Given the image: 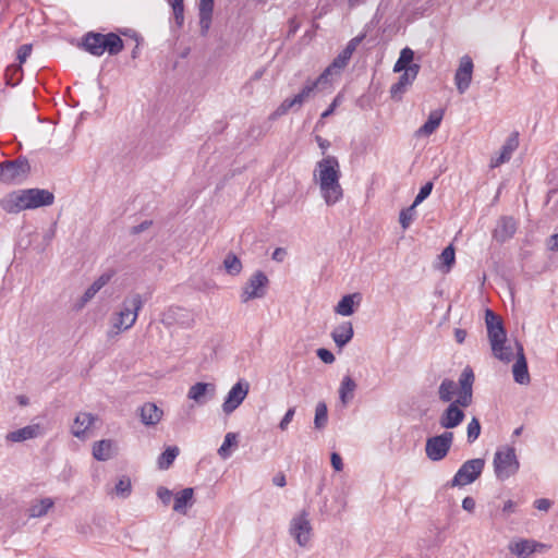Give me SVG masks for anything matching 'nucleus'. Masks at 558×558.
<instances>
[{"mask_svg":"<svg viewBox=\"0 0 558 558\" xmlns=\"http://www.w3.org/2000/svg\"><path fill=\"white\" fill-rule=\"evenodd\" d=\"M314 175L318 178L320 191L327 205H333L342 198L339 162L336 157L327 156L318 161Z\"/></svg>","mask_w":558,"mask_h":558,"instance_id":"f257e3e1","label":"nucleus"},{"mask_svg":"<svg viewBox=\"0 0 558 558\" xmlns=\"http://www.w3.org/2000/svg\"><path fill=\"white\" fill-rule=\"evenodd\" d=\"M485 323L494 356L502 362H510L513 359V350L506 345L507 335L501 319L493 311L486 310Z\"/></svg>","mask_w":558,"mask_h":558,"instance_id":"f03ea898","label":"nucleus"},{"mask_svg":"<svg viewBox=\"0 0 558 558\" xmlns=\"http://www.w3.org/2000/svg\"><path fill=\"white\" fill-rule=\"evenodd\" d=\"M82 47L93 56L100 57L106 51L110 56H116L124 48L123 40L114 33L106 35L89 32L82 38Z\"/></svg>","mask_w":558,"mask_h":558,"instance_id":"7ed1b4c3","label":"nucleus"},{"mask_svg":"<svg viewBox=\"0 0 558 558\" xmlns=\"http://www.w3.org/2000/svg\"><path fill=\"white\" fill-rule=\"evenodd\" d=\"M327 83V72H323L315 80H306L303 88L294 95L292 98H286L280 106L276 109L275 116H283L288 113L289 110L294 109L299 110L305 102H307L311 98L314 97L315 92L319 89L320 86Z\"/></svg>","mask_w":558,"mask_h":558,"instance_id":"20e7f679","label":"nucleus"},{"mask_svg":"<svg viewBox=\"0 0 558 558\" xmlns=\"http://www.w3.org/2000/svg\"><path fill=\"white\" fill-rule=\"evenodd\" d=\"M143 305L144 300L141 294L133 293L128 295L123 300L121 310L118 312L117 318L112 324V327L116 329L114 333H118L120 330L130 329L135 324Z\"/></svg>","mask_w":558,"mask_h":558,"instance_id":"39448f33","label":"nucleus"},{"mask_svg":"<svg viewBox=\"0 0 558 558\" xmlns=\"http://www.w3.org/2000/svg\"><path fill=\"white\" fill-rule=\"evenodd\" d=\"M493 464L496 477L500 481L514 475L520 468V462L513 447L498 449L495 452Z\"/></svg>","mask_w":558,"mask_h":558,"instance_id":"423d86ee","label":"nucleus"},{"mask_svg":"<svg viewBox=\"0 0 558 558\" xmlns=\"http://www.w3.org/2000/svg\"><path fill=\"white\" fill-rule=\"evenodd\" d=\"M31 171L26 158H16L0 163V181L3 183H22Z\"/></svg>","mask_w":558,"mask_h":558,"instance_id":"0eeeda50","label":"nucleus"},{"mask_svg":"<svg viewBox=\"0 0 558 558\" xmlns=\"http://www.w3.org/2000/svg\"><path fill=\"white\" fill-rule=\"evenodd\" d=\"M484 466L485 460L482 458L465 461L457 471L449 485L451 487H461L473 483L481 476Z\"/></svg>","mask_w":558,"mask_h":558,"instance_id":"6e6552de","label":"nucleus"},{"mask_svg":"<svg viewBox=\"0 0 558 558\" xmlns=\"http://www.w3.org/2000/svg\"><path fill=\"white\" fill-rule=\"evenodd\" d=\"M453 441L452 432H444L440 435L427 438L425 452L429 460L440 461L449 452Z\"/></svg>","mask_w":558,"mask_h":558,"instance_id":"1a4fd4ad","label":"nucleus"},{"mask_svg":"<svg viewBox=\"0 0 558 558\" xmlns=\"http://www.w3.org/2000/svg\"><path fill=\"white\" fill-rule=\"evenodd\" d=\"M268 283L269 280L262 270L255 271L242 288L241 301L246 303L250 300L264 298L267 292Z\"/></svg>","mask_w":558,"mask_h":558,"instance_id":"9d476101","label":"nucleus"},{"mask_svg":"<svg viewBox=\"0 0 558 558\" xmlns=\"http://www.w3.org/2000/svg\"><path fill=\"white\" fill-rule=\"evenodd\" d=\"M250 391V384L245 379L235 383L228 392L223 403L222 411L226 415L233 413L244 401Z\"/></svg>","mask_w":558,"mask_h":558,"instance_id":"9b49d317","label":"nucleus"},{"mask_svg":"<svg viewBox=\"0 0 558 558\" xmlns=\"http://www.w3.org/2000/svg\"><path fill=\"white\" fill-rule=\"evenodd\" d=\"M290 534L301 547H305L308 544L312 535V525L306 511H302L291 520Z\"/></svg>","mask_w":558,"mask_h":558,"instance_id":"f8f14e48","label":"nucleus"},{"mask_svg":"<svg viewBox=\"0 0 558 558\" xmlns=\"http://www.w3.org/2000/svg\"><path fill=\"white\" fill-rule=\"evenodd\" d=\"M473 61L468 54L460 58L459 66L454 73V84L458 92L464 94L472 82L473 75Z\"/></svg>","mask_w":558,"mask_h":558,"instance_id":"ddd939ff","label":"nucleus"},{"mask_svg":"<svg viewBox=\"0 0 558 558\" xmlns=\"http://www.w3.org/2000/svg\"><path fill=\"white\" fill-rule=\"evenodd\" d=\"M474 373L471 367H465L459 377V386L457 403H461L462 408H468L472 403L473 397Z\"/></svg>","mask_w":558,"mask_h":558,"instance_id":"4468645a","label":"nucleus"},{"mask_svg":"<svg viewBox=\"0 0 558 558\" xmlns=\"http://www.w3.org/2000/svg\"><path fill=\"white\" fill-rule=\"evenodd\" d=\"M463 409L461 403H457V399L449 403L439 417V425L446 429L458 427L465 417Z\"/></svg>","mask_w":558,"mask_h":558,"instance_id":"2eb2a0df","label":"nucleus"},{"mask_svg":"<svg viewBox=\"0 0 558 558\" xmlns=\"http://www.w3.org/2000/svg\"><path fill=\"white\" fill-rule=\"evenodd\" d=\"M24 195L28 209H35L44 206H50L54 202V195L44 189H25Z\"/></svg>","mask_w":558,"mask_h":558,"instance_id":"dca6fc26","label":"nucleus"},{"mask_svg":"<svg viewBox=\"0 0 558 558\" xmlns=\"http://www.w3.org/2000/svg\"><path fill=\"white\" fill-rule=\"evenodd\" d=\"M514 344L517 350V360L512 366L513 379L517 384L527 385L531 381V377L529 374L523 345L519 341H515Z\"/></svg>","mask_w":558,"mask_h":558,"instance_id":"f3484780","label":"nucleus"},{"mask_svg":"<svg viewBox=\"0 0 558 558\" xmlns=\"http://www.w3.org/2000/svg\"><path fill=\"white\" fill-rule=\"evenodd\" d=\"M518 229L517 220L511 216H502L498 219L493 231V239L499 243H505L515 234Z\"/></svg>","mask_w":558,"mask_h":558,"instance_id":"a211bd4d","label":"nucleus"},{"mask_svg":"<svg viewBox=\"0 0 558 558\" xmlns=\"http://www.w3.org/2000/svg\"><path fill=\"white\" fill-rule=\"evenodd\" d=\"M549 545L536 542L534 539H520L509 545L511 554L518 558H527L536 551L548 549Z\"/></svg>","mask_w":558,"mask_h":558,"instance_id":"6ab92c4d","label":"nucleus"},{"mask_svg":"<svg viewBox=\"0 0 558 558\" xmlns=\"http://www.w3.org/2000/svg\"><path fill=\"white\" fill-rule=\"evenodd\" d=\"M421 65L420 64H412V68L407 69L405 72H402L397 83H395L390 87V95L393 99H401L403 93L405 92L407 87L412 85L414 80L416 78L418 72H420Z\"/></svg>","mask_w":558,"mask_h":558,"instance_id":"aec40b11","label":"nucleus"},{"mask_svg":"<svg viewBox=\"0 0 558 558\" xmlns=\"http://www.w3.org/2000/svg\"><path fill=\"white\" fill-rule=\"evenodd\" d=\"M0 206L5 213L9 214H17L28 209L23 190L14 191L7 194L0 201Z\"/></svg>","mask_w":558,"mask_h":558,"instance_id":"412c9836","label":"nucleus"},{"mask_svg":"<svg viewBox=\"0 0 558 558\" xmlns=\"http://www.w3.org/2000/svg\"><path fill=\"white\" fill-rule=\"evenodd\" d=\"M216 393V386L211 383H196L190 387L187 398L202 405Z\"/></svg>","mask_w":558,"mask_h":558,"instance_id":"4be33fe9","label":"nucleus"},{"mask_svg":"<svg viewBox=\"0 0 558 558\" xmlns=\"http://www.w3.org/2000/svg\"><path fill=\"white\" fill-rule=\"evenodd\" d=\"M113 275L114 271L110 270L99 276L84 292L77 307H84L111 280Z\"/></svg>","mask_w":558,"mask_h":558,"instance_id":"5701e85b","label":"nucleus"},{"mask_svg":"<svg viewBox=\"0 0 558 558\" xmlns=\"http://www.w3.org/2000/svg\"><path fill=\"white\" fill-rule=\"evenodd\" d=\"M43 434L39 424L27 425L20 429L7 434L5 439L11 442H21L28 439H34Z\"/></svg>","mask_w":558,"mask_h":558,"instance_id":"b1692460","label":"nucleus"},{"mask_svg":"<svg viewBox=\"0 0 558 558\" xmlns=\"http://www.w3.org/2000/svg\"><path fill=\"white\" fill-rule=\"evenodd\" d=\"M163 415V411L153 402H146L140 408L141 421L146 426L158 424Z\"/></svg>","mask_w":558,"mask_h":558,"instance_id":"393cba45","label":"nucleus"},{"mask_svg":"<svg viewBox=\"0 0 558 558\" xmlns=\"http://www.w3.org/2000/svg\"><path fill=\"white\" fill-rule=\"evenodd\" d=\"M353 336L354 330L350 322H344L340 324L331 332L332 340L335 341L336 345L340 349L347 345L352 340Z\"/></svg>","mask_w":558,"mask_h":558,"instance_id":"a878e982","label":"nucleus"},{"mask_svg":"<svg viewBox=\"0 0 558 558\" xmlns=\"http://www.w3.org/2000/svg\"><path fill=\"white\" fill-rule=\"evenodd\" d=\"M96 421V416L92 413L81 412L76 415L74 420V425L72 426V434L77 438H84L86 432Z\"/></svg>","mask_w":558,"mask_h":558,"instance_id":"bb28decb","label":"nucleus"},{"mask_svg":"<svg viewBox=\"0 0 558 558\" xmlns=\"http://www.w3.org/2000/svg\"><path fill=\"white\" fill-rule=\"evenodd\" d=\"M444 118V110L437 109L429 113L426 122L416 131L418 136L432 135L440 125Z\"/></svg>","mask_w":558,"mask_h":558,"instance_id":"cd10ccee","label":"nucleus"},{"mask_svg":"<svg viewBox=\"0 0 558 558\" xmlns=\"http://www.w3.org/2000/svg\"><path fill=\"white\" fill-rule=\"evenodd\" d=\"M199 26L202 35H206L211 24L214 0H199Z\"/></svg>","mask_w":558,"mask_h":558,"instance_id":"c85d7f7f","label":"nucleus"},{"mask_svg":"<svg viewBox=\"0 0 558 558\" xmlns=\"http://www.w3.org/2000/svg\"><path fill=\"white\" fill-rule=\"evenodd\" d=\"M116 444L111 439H102L94 444L93 456L98 461H107L114 454Z\"/></svg>","mask_w":558,"mask_h":558,"instance_id":"c756f323","label":"nucleus"},{"mask_svg":"<svg viewBox=\"0 0 558 558\" xmlns=\"http://www.w3.org/2000/svg\"><path fill=\"white\" fill-rule=\"evenodd\" d=\"M194 489L184 488L174 496L173 510L178 513L185 514L187 509L193 506Z\"/></svg>","mask_w":558,"mask_h":558,"instance_id":"7c9ffc66","label":"nucleus"},{"mask_svg":"<svg viewBox=\"0 0 558 558\" xmlns=\"http://www.w3.org/2000/svg\"><path fill=\"white\" fill-rule=\"evenodd\" d=\"M518 144L517 136L509 137L502 145L500 154L497 157L492 158L490 167L496 168L508 161L511 158L512 153L517 149Z\"/></svg>","mask_w":558,"mask_h":558,"instance_id":"2f4dec72","label":"nucleus"},{"mask_svg":"<svg viewBox=\"0 0 558 558\" xmlns=\"http://www.w3.org/2000/svg\"><path fill=\"white\" fill-rule=\"evenodd\" d=\"M54 506L52 498H43L35 500L28 508L29 518H41L48 513V511Z\"/></svg>","mask_w":558,"mask_h":558,"instance_id":"473e14b6","label":"nucleus"},{"mask_svg":"<svg viewBox=\"0 0 558 558\" xmlns=\"http://www.w3.org/2000/svg\"><path fill=\"white\" fill-rule=\"evenodd\" d=\"M355 389L356 383L351 378V376H344L339 388V397L344 405L348 404L354 398Z\"/></svg>","mask_w":558,"mask_h":558,"instance_id":"72a5a7b5","label":"nucleus"},{"mask_svg":"<svg viewBox=\"0 0 558 558\" xmlns=\"http://www.w3.org/2000/svg\"><path fill=\"white\" fill-rule=\"evenodd\" d=\"M457 384L451 379H444L438 388V397L442 402H452L453 396L458 395Z\"/></svg>","mask_w":558,"mask_h":558,"instance_id":"f704fd0d","label":"nucleus"},{"mask_svg":"<svg viewBox=\"0 0 558 558\" xmlns=\"http://www.w3.org/2000/svg\"><path fill=\"white\" fill-rule=\"evenodd\" d=\"M414 52L411 48L405 47L401 50L397 62L393 65V72H405L407 69L412 68Z\"/></svg>","mask_w":558,"mask_h":558,"instance_id":"c9c22d12","label":"nucleus"},{"mask_svg":"<svg viewBox=\"0 0 558 558\" xmlns=\"http://www.w3.org/2000/svg\"><path fill=\"white\" fill-rule=\"evenodd\" d=\"M23 76V69L19 64H10L4 72V80L8 86H16Z\"/></svg>","mask_w":558,"mask_h":558,"instance_id":"e433bc0d","label":"nucleus"},{"mask_svg":"<svg viewBox=\"0 0 558 558\" xmlns=\"http://www.w3.org/2000/svg\"><path fill=\"white\" fill-rule=\"evenodd\" d=\"M359 294L344 295L337 304L335 311L342 316H350L354 313V298Z\"/></svg>","mask_w":558,"mask_h":558,"instance_id":"4c0bfd02","label":"nucleus"},{"mask_svg":"<svg viewBox=\"0 0 558 558\" xmlns=\"http://www.w3.org/2000/svg\"><path fill=\"white\" fill-rule=\"evenodd\" d=\"M328 422V410L325 402H318L315 408L314 425L317 429L326 427Z\"/></svg>","mask_w":558,"mask_h":558,"instance_id":"58836bf2","label":"nucleus"},{"mask_svg":"<svg viewBox=\"0 0 558 558\" xmlns=\"http://www.w3.org/2000/svg\"><path fill=\"white\" fill-rule=\"evenodd\" d=\"M179 454V448L168 447L159 457L158 459V466L161 470H167L174 461L177 456Z\"/></svg>","mask_w":558,"mask_h":558,"instance_id":"ea45409f","label":"nucleus"},{"mask_svg":"<svg viewBox=\"0 0 558 558\" xmlns=\"http://www.w3.org/2000/svg\"><path fill=\"white\" fill-rule=\"evenodd\" d=\"M238 445V435L235 433H228L225 436L223 442L218 449V454L222 459H228L231 456V447Z\"/></svg>","mask_w":558,"mask_h":558,"instance_id":"a19ab883","label":"nucleus"},{"mask_svg":"<svg viewBox=\"0 0 558 558\" xmlns=\"http://www.w3.org/2000/svg\"><path fill=\"white\" fill-rule=\"evenodd\" d=\"M351 54L342 50L332 61V63L324 71L327 72V77L332 71H340L347 66L351 59Z\"/></svg>","mask_w":558,"mask_h":558,"instance_id":"79ce46f5","label":"nucleus"},{"mask_svg":"<svg viewBox=\"0 0 558 558\" xmlns=\"http://www.w3.org/2000/svg\"><path fill=\"white\" fill-rule=\"evenodd\" d=\"M223 266H225L227 272L232 276L239 275L242 270L241 260L238 258L236 255H234L232 253H229L226 256V258L223 260Z\"/></svg>","mask_w":558,"mask_h":558,"instance_id":"37998d69","label":"nucleus"},{"mask_svg":"<svg viewBox=\"0 0 558 558\" xmlns=\"http://www.w3.org/2000/svg\"><path fill=\"white\" fill-rule=\"evenodd\" d=\"M114 494L120 498H128L132 492L131 480L128 476H122L119 478L118 483L113 488Z\"/></svg>","mask_w":558,"mask_h":558,"instance_id":"c03bdc74","label":"nucleus"},{"mask_svg":"<svg viewBox=\"0 0 558 558\" xmlns=\"http://www.w3.org/2000/svg\"><path fill=\"white\" fill-rule=\"evenodd\" d=\"M185 310L179 306H171L163 314L162 322L167 324H172L173 322H179L180 317H184Z\"/></svg>","mask_w":558,"mask_h":558,"instance_id":"a18cd8bd","label":"nucleus"},{"mask_svg":"<svg viewBox=\"0 0 558 558\" xmlns=\"http://www.w3.org/2000/svg\"><path fill=\"white\" fill-rule=\"evenodd\" d=\"M415 207L416 206H413V204L408 207V208H404L400 211V215H399V222L401 225V227L405 230L409 228V226L411 225V222L413 221L414 219V216H415Z\"/></svg>","mask_w":558,"mask_h":558,"instance_id":"49530a36","label":"nucleus"},{"mask_svg":"<svg viewBox=\"0 0 558 558\" xmlns=\"http://www.w3.org/2000/svg\"><path fill=\"white\" fill-rule=\"evenodd\" d=\"M481 434V424L476 417H473L466 427L468 442L473 444Z\"/></svg>","mask_w":558,"mask_h":558,"instance_id":"de8ad7c7","label":"nucleus"},{"mask_svg":"<svg viewBox=\"0 0 558 558\" xmlns=\"http://www.w3.org/2000/svg\"><path fill=\"white\" fill-rule=\"evenodd\" d=\"M440 260L447 267V271L454 263V250L451 245L447 246L439 255Z\"/></svg>","mask_w":558,"mask_h":558,"instance_id":"09e8293b","label":"nucleus"},{"mask_svg":"<svg viewBox=\"0 0 558 558\" xmlns=\"http://www.w3.org/2000/svg\"><path fill=\"white\" fill-rule=\"evenodd\" d=\"M433 182L425 183L417 195L415 196V199L413 202V206L420 205L424 199H426L432 191H433Z\"/></svg>","mask_w":558,"mask_h":558,"instance_id":"8fccbe9b","label":"nucleus"},{"mask_svg":"<svg viewBox=\"0 0 558 558\" xmlns=\"http://www.w3.org/2000/svg\"><path fill=\"white\" fill-rule=\"evenodd\" d=\"M157 497L165 506H168L174 498L172 492L163 486L157 488Z\"/></svg>","mask_w":558,"mask_h":558,"instance_id":"3c124183","label":"nucleus"},{"mask_svg":"<svg viewBox=\"0 0 558 558\" xmlns=\"http://www.w3.org/2000/svg\"><path fill=\"white\" fill-rule=\"evenodd\" d=\"M32 53V45L29 44H25V45H22L19 49H17V60H19V65L22 66V64L27 60V58L31 56Z\"/></svg>","mask_w":558,"mask_h":558,"instance_id":"603ef678","label":"nucleus"},{"mask_svg":"<svg viewBox=\"0 0 558 558\" xmlns=\"http://www.w3.org/2000/svg\"><path fill=\"white\" fill-rule=\"evenodd\" d=\"M173 20L178 28H181L184 23V5L172 8Z\"/></svg>","mask_w":558,"mask_h":558,"instance_id":"864d4df0","label":"nucleus"},{"mask_svg":"<svg viewBox=\"0 0 558 558\" xmlns=\"http://www.w3.org/2000/svg\"><path fill=\"white\" fill-rule=\"evenodd\" d=\"M295 414V408H290L283 415L282 420L279 423V428L281 430H287L289 424L292 422Z\"/></svg>","mask_w":558,"mask_h":558,"instance_id":"5fc2aeb1","label":"nucleus"},{"mask_svg":"<svg viewBox=\"0 0 558 558\" xmlns=\"http://www.w3.org/2000/svg\"><path fill=\"white\" fill-rule=\"evenodd\" d=\"M316 354L326 364H331L335 362V355L328 349L320 348L316 351Z\"/></svg>","mask_w":558,"mask_h":558,"instance_id":"6e6d98bb","label":"nucleus"},{"mask_svg":"<svg viewBox=\"0 0 558 558\" xmlns=\"http://www.w3.org/2000/svg\"><path fill=\"white\" fill-rule=\"evenodd\" d=\"M364 36H356L354 38H352L347 47L343 49L344 51H347L349 54H353V52L355 51L356 47L359 46V44L363 40Z\"/></svg>","mask_w":558,"mask_h":558,"instance_id":"4d7b16f0","label":"nucleus"},{"mask_svg":"<svg viewBox=\"0 0 558 558\" xmlns=\"http://www.w3.org/2000/svg\"><path fill=\"white\" fill-rule=\"evenodd\" d=\"M534 507L541 511H548L551 507V501L547 498H539L534 501Z\"/></svg>","mask_w":558,"mask_h":558,"instance_id":"13d9d810","label":"nucleus"},{"mask_svg":"<svg viewBox=\"0 0 558 558\" xmlns=\"http://www.w3.org/2000/svg\"><path fill=\"white\" fill-rule=\"evenodd\" d=\"M330 460H331V465L332 468L336 470V471H342L343 469V463H342V458L340 457L339 453L337 452H332L331 453V457H330Z\"/></svg>","mask_w":558,"mask_h":558,"instance_id":"bf43d9fd","label":"nucleus"},{"mask_svg":"<svg viewBox=\"0 0 558 558\" xmlns=\"http://www.w3.org/2000/svg\"><path fill=\"white\" fill-rule=\"evenodd\" d=\"M153 225L151 220H145L137 226H134L131 230L132 234H140L147 230Z\"/></svg>","mask_w":558,"mask_h":558,"instance_id":"052dcab7","label":"nucleus"},{"mask_svg":"<svg viewBox=\"0 0 558 558\" xmlns=\"http://www.w3.org/2000/svg\"><path fill=\"white\" fill-rule=\"evenodd\" d=\"M462 508H463L465 511H468V512L472 513V512L474 511V509H475V500H474V498H473V497H470V496L465 497V498L462 500Z\"/></svg>","mask_w":558,"mask_h":558,"instance_id":"680f3d73","label":"nucleus"},{"mask_svg":"<svg viewBox=\"0 0 558 558\" xmlns=\"http://www.w3.org/2000/svg\"><path fill=\"white\" fill-rule=\"evenodd\" d=\"M300 22L295 17H292L289 20V29H288V37H292L295 35L298 29L300 28Z\"/></svg>","mask_w":558,"mask_h":558,"instance_id":"e2e57ef3","label":"nucleus"},{"mask_svg":"<svg viewBox=\"0 0 558 558\" xmlns=\"http://www.w3.org/2000/svg\"><path fill=\"white\" fill-rule=\"evenodd\" d=\"M547 247L551 252H558V233L553 234L547 241Z\"/></svg>","mask_w":558,"mask_h":558,"instance_id":"0e129e2a","label":"nucleus"},{"mask_svg":"<svg viewBox=\"0 0 558 558\" xmlns=\"http://www.w3.org/2000/svg\"><path fill=\"white\" fill-rule=\"evenodd\" d=\"M272 484L278 486V487H283L286 486L287 484V481H286V475L282 473V472H279L277 473L274 477H272Z\"/></svg>","mask_w":558,"mask_h":558,"instance_id":"69168bd1","label":"nucleus"},{"mask_svg":"<svg viewBox=\"0 0 558 558\" xmlns=\"http://www.w3.org/2000/svg\"><path fill=\"white\" fill-rule=\"evenodd\" d=\"M338 98L339 97H336L329 107L322 113L320 119H326L333 113L336 107L338 106Z\"/></svg>","mask_w":558,"mask_h":558,"instance_id":"338daca9","label":"nucleus"},{"mask_svg":"<svg viewBox=\"0 0 558 558\" xmlns=\"http://www.w3.org/2000/svg\"><path fill=\"white\" fill-rule=\"evenodd\" d=\"M286 255H287V252H286V250H284V248H282V247H277V248L274 251L271 258H272L274 260H276V262H279V263H280V262H282V260L284 259Z\"/></svg>","mask_w":558,"mask_h":558,"instance_id":"774afa93","label":"nucleus"}]
</instances>
